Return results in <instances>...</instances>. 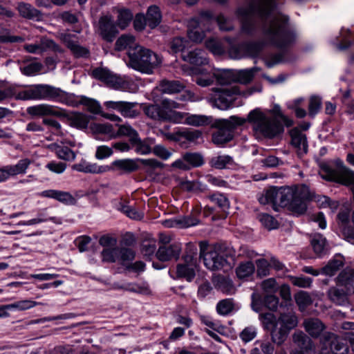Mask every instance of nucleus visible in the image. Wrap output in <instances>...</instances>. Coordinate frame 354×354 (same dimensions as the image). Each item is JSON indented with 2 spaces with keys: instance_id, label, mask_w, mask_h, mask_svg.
<instances>
[{
  "instance_id": "obj_1",
  "label": "nucleus",
  "mask_w": 354,
  "mask_h": 354,
  "mask_svg": "<svg viewBox=\"0 0 354 354\" xmlns=\"http://www.w3.org/2000/svg\"><path fill=\"white\" fill-rule=\"evenodd\" d=\"M274 0H252L245 8H240L237 14L241 20V30L252 35L257 28L254 17H259L263 21L261 31L263 39L261 41L245 42L239 46L232 45L234 40L226 37L228 43L229 56L232 59L257 57L268 45L277 48H287L295 43L296 34L288 26V18L280 13L274 14Z\"/></svg>"
},
{
  "instance_id": "obj_2",
  "label": "nucleus",
  "mask_w": 354,
  "mask_h": 354,
  "mask_svg": "<svg viewBox=\"0 0 354 354\" xmlns=\"http://www.w3.org/2000/svg\"><path fill=\"white\" fill-rule=\"evenodd\" d=\"M183 106L182 104L174 100L164 98L159 104L145 105L143 111L148 118L157 121L184 124L194 127H202L211 124V117L176 111Z\"/></svg>"
},
{
  "instance_id": "obj_3",
  "label": "nucleus",
  "mask_w": 354,
  "mask_h": 354,
  "mask_svg": "<svg viewBox=\"0 0 354 354\" xmlns=\"http://www.w3.org/2000/svg\"><path fill=\"white\" fill-rule=\"evenodd\" d=\"M245 120L250 124L255 136L272 138L279 134L283 127L278 119L257 108L251 111Z\"/></svg>"
},
{
  "instance_id": "obj_4",
  "label": "nucleus",
  "mask_w": 354,
  "mask_h": 354,
  "mask_svg": "<svg viewBox=\"0 0 354 354\" xmlns=\"http://www.w3.org/2000/svg\"><path fill=\"white\" fill-rule=\"evenodd\" d=\"M129 66L135 70L145 73H152L153 70L161 63L159 56L151 50L136 46L129 50Z\"/></svg>"
},
{
  "instance_id": "obj_5",
  "label": "nucleus",
  "mask_w": 354,
  "mask_h": 354,
  "mask_svg": "<svg viewBox=\"0 0 354 354\" xmlns=\"http://www.w3.org/2000/svg\"><path fill=\"white\" fill-rule=\"evenodd\" d=\"M16 99L21 100H56L63 102L66 93L60 88L47 84H37L19 91Z\"/></svg>"
},
{
  "instance_id": "obj_6",
  "label": "nucleus",
  "mask_w": 354,
  "mask_h": 354,
  "mask_svg": "<svg viewBox=\"0 0 354 354\" xmlns=\"http://www.w3.org/2000/svg\"><path fill=\"white\" fill-rule=\"evenodd\" d=\"M297 324V317L292 309L280 313L274 328L270 330L272 342L278 345L282 344L288 337L290 331Z\"/></svg>"
},
{
  "instance_id": "obj_7",
  "label": "nucleus",
  "mask_w": 354,
  "mask_h": 354,
  "mask_svg": "<svg viewBox=\"0 0 354 354\" xmlns=\"http://www.w3.org/2000/svg\"><path fill=\"white\" fill-rule=\"evenodd\" d=\"M245 118L232 116L230 119H219L215 120L212 127L216 130L212 133V142L217 145H223L230 142L233 138V132L235 128L243 124Z\"/></svg>"
},
{
  "instance_id": "obj_8",
  "label": "nucleus",
  "mask_w": 354,
  "mask_h": 354,
  "mask_svg": "<svg viewBox=\"0 0 354 354\" xmlns=\"http://www.w3.org/2000/svg\"><path fill=\"white\" fill-rule=\"evenodd\" d=\"M212 20L210 12L205 11L201 13L198 17H193L187 24V36L195 43H201L205 37V30H209V25Z\"/></svg>"
},
{
  "instance_id": "obj_9",
  "label": "nucleus",
  "mask_w": 354,
  "mask_h": 354,
  "mask_svg": "<svg viewBox=\"0 0 354 354\" xmlns=\"http://www.w3.org/2000/svg\"><path fill=\"white\" fill-rule=\"evenodd\" d=\"M92 76L115 90L127 91L131 84L129 78L113 73L104 68H97L92 71Z\"/></svg>"
},
{
  "instance_id": "obj_10",
  "label": "nucleus",
  "mask_w": 354,
  "mask_h": 354,
  "mask_svg": "<svg viewBox=\"0 0 354 354\" xmlns=\"http://www.w3.org/2000/svg\"><path fill=\"white\" fill-rule=\"evenodd\" d=\"M239 94L241 91L237 86L217 88L214 96V104L221 110H227L232 106Z\"/></svg>"
},
{
  "instance_id": "obj_11",
  "label": "nucleus",
  "mask_w": 354,
  "mask_h": 354,
  "mask_svg": "<svg viewBox=\"0 0 354 354\" xmlns=\"http://www.w3.org/2000/svg\"><path fill=\"white\" fill-rule=\"evenodd\" d=\"M313 196L314 194L310 192L307 186H299L288 209L295 214H303L307 210V202L312 200Z\"/></svg>"
},
{
  "instance_id": "obj_12",
  "label": "nucleus",
  "mask_w": 354,
  "mask_h": 354,
  "mask_svg": "<svg viewBox=\"0 0 354 354\" xmlns=\"http://www.w3.org/2000/svg\"><path fill=\"white\" fill-rule=\"evenodd\" d=\"M203 262L207 268L211 270H217L223 268L227 263L226 257L224 254L223 247L215 245L205 255Z\"/></svg>"
},
{
  "instance_id": "obj_13",
  "label": "nucleus",
  "mask_w": 354,
  "mask_h": 354,
  "mask_svg": "<svg viewBox=\"0 0 354 354\" xmlns=\"http://www.w3.org/2000/svg\"><path fill=\"white\" fill-rule=\"evenodd\" d=\"M158 132L165 138L179 142L180 145H183L185 140L189 142H195L202 136V132L197 129L189 130L185 129L178 130L174 133H168L165 132L164 129H159Z\"/></svg>"
},
{
  "instance_id": "obj_14",
  "label": "nucleus",
  "mask_w": 354,
  "mask_h": 354,
  "mask_svg": "<svg viewBox=\"0 0 354 354\" xmlns=\"http://www.w3.org/2000/svg\"><path fill=\"white\" fill-rule=\"evenodd\" d=\"M96 31L104 40L108 42L113 41L118 34L116 26L110 15H104L100 18Z\"/></svg>"
},
{
  "instance_id": "obj_15",
  "label": "nucleus",
  "mask_w": 354,
  "mask_h": 354,
  "mask_svg": "<svg viewBox=\"0 0 354 354\" xmlns=\"http://www.w3.org/2000/svg\"><path fill=\"white\" fill-rule=\"evenodd\" d=\"M196 248L191 250L192 254L185 257V261L187 263L178 264L176 268V274L179 278H185L191 281L195 277L194 255L196 254Z\"/></svg>"
},
{
  "instance_id": "obj_16",
  "label": "nucleus",
  "mask_w": 354,
  "mask_h": 354,
  "mask_svg": "<svg viewBox=\"0 0 354 354\" xmlns=\"http://www.w3.org/2000/svg\"><path fill=\"white\" fill-rule=\"evenodd\" d=\"M324 345L330 344V350L333 354H348V347L342 340L332 333H326L321 338Z\"/></svg>"
},
{
  "instance_id": "obj_17",
  "label": "nucleus",
  "mask_w": 354,
  "mask_h": 354,
  "mask_svg": "<svg viewBox=\"0 0 354 354\" xmlns=\"http://www.w3.org/2000/svg\"><path fill=\"white\" fill-rule=\"evenodd\" d=\"M291 145L297 150V154L301 156L308 151V142L306 136L299 129L295 128L290 131Z\"/></svg>"
},
{
  "instance_id": "obj_18",
  "label": "nucleus",
  "mask_w": 354,
  "mask_h": 354,
  "mask_svg": "<svg viewBox=\"0 0 354 354\" xmlns=\"http://www.w3.org/2000/svg\"><path fill=\"white\" fill-rule=\"evenodd\" d=\"M180 252L181 245L174 243L160 247L156 252V257L161 261H167L173 259H178Z\"/></svg>"
},
{
  "instance_id": "obj_19",
  "label": "nucleus",
  "mask_w": 354,
  "mask_h": 354,
  "mask_svg": "<svg viewBox=\"0 0 354 354\" xmlns=\"http://www.w3.org/2000/svg\"><path fill=\"white\" fill-rule=\"evenodd\" d=\"M182 59L185 62L196 66L205 65L208 63L205 51L200 49H195L182 54Z\"/></svg>"
},
{
  "instance_id": "obj_20",
  "label": "nucleus",
  "mask_w": 354,
  "mask_h": 354,
  "mask_svg": "<svg viewBox=\"0 0 354 354\" xmlns=\"http://www.w3.org/2000/svg\"><path fill=\"white\" fill-rule=\"evenodd\" d=\"M41 195L46 198H51L57 200L58 201L66 204L74 205L76 203L75 197L68 192L49 189L44 191Z\"/></svg>"
},
{
  "instance_id": "obj_21",
  "label": "nucleus",
  "mask_w": 354,
  "mask_h": 354,
  "mask_svg": "<svg viewBox=\"0 0 354 354\" xmlns=\"http://www.w3.org/2000/svg\"><path fill=\"white\" fill-rule=\"evenodd\" d=\"M305 330L313 338L318 337L325 329L324 324L317 318L306 319L303 322Z\"/></svg>"
},
{
  "instance_id": "obj_22",
  "label": "nucleus",
  "mask_w": 354,
  "mask_h": 354,
  "mask_svg": "<svg viewBox=\"0 0 354 354\" xmlns=\"http://www.w3.org/2000/svg\"><path fill=\"white\" fill-rule=\"evenodd\" d=\"M17 10L19 15L28 19L40 20L42 17L41 12L28 3L19 2L17 3Z\"/></svg>"
},
{
  "instance_id": "obj_23",
  "label": "nucleus",
  "mask_w": 354,
  "mask_h": 354,
  "mask_svg": "<svg viewBox=\"0 0 354 354\" xmlns=\"http://www.w3.org/2000/svg\"><path fill=\"white\" fill-rule=\"evenodd\" d=\"M259 201L263 205L270 203L282 207L280 188L272 187L266 190L265 194L259 198Z\"/></svg>"
},
{
  "instance_id": "obj_24",
  "label": "nucleus",
  "mask_w": 354,
  "mask_h": 354,
  "mask_svg": "<svg viewBox=\"0 0 354 354\" xmlns=\"http://www.w3.org/2000/svg\"><path fill=\"white\" fill-rule=\"evenodd\" d=\"M198 223V220L193 216H180L164 221L167 227L187 228Z\"/></svg>"
},
{
  "instance_id": "obj_25",
  "label": "nucleus",
  "mask_w": 354,
  "mask_h": 354,
  "mask_svg": "<svg viewBox=\"0 0 354 354\" xmlns=\"http://www.w3.org/2000/svg\"><path fill=\"white\" fill-rule=\"evenodd\" d=\"M26 112L32 117H43L46 115H58L59 113L56 111L53 106L41 104L29 106Z\"/></svg>"
},
{
  "instance_id": "obj_26",
  "label": "nucleus",
  "mask_w": 354,
  "mask_h": 354,
  "mask_svg": "<svg viewBox=\"0 0 354 354\" xmlns=\"http://www.w3.org/2000/svg\"><path fill=\"white\" fill-rule=\"evenodd\" d=\"M185 88V84L179 80H163L159 84V90L160 92L167 94L179 93Z\"/></svg>"
},
{
  "instance_id": "obj_27",
  "label": "nucleus",
  "mask_w": 354,
  "mask_h": 354,
  "mask_svg": "<svg viewBox=\"0 0 354 354\" xmlns=\"http://www.w3.org/2000/svg\"><path fill=\"white\" fill-rule=\"evenodd\" d=\"M292 341L298 346V349L310 351L315 349L312 339L301 331L295 332L292 335Z\"/></svg>"
},
{
  "instance_id": "obj_28",
  "label": "nucleus",
  "mask_w": 354,
  "mask_h": 354,
  "mask_svg": "<svg viewBox=\"0 0 354 354\" xmlns=\"http://www.w3.org/2000/svg\"><path fill=\"white\" fill-rule=\"evenodd\" d=\"M336 283L339 286H344L346 290L354 287V269L346 268L343 270L336 278Z\"/></svg>"
},
{
  "instance_id": "obj_29",
  "label": "nucleus",
  "mask_w": 354,
  "mask_h": 354,
  "mask_svg": "<svg viewBox=\"0 0 354 354\" xmlns=\"http://www.w3.org/2000/svg\"><path fill=\"white\" fill-rule=\"evenodd\" d=\"M30 164L31 160L30 159L24 158L20 160L16 165H10L5 167L10 178L26 174Z\"/></svg>"
},
{
  "instance_id": "obj_30",
  "label": "nucleus",
  "mask_w": 354,
  "mask_h": 354,
  "mask_svg": "<svg viewBox=\"0 0 354 354\" xmlns=\"http://www.w3.org/2000/svg\"><path fill=\"white\" fill-rule=\"evenodd\" d=\"M330 301L338 305H344L347 301V292L342 288L331 287L327 292Z\"/></svg>"
},
{
  "instance_id": "obj_31",
  "label": "nucleus",
  "mask_w": 354,
  "mask_h": 354,
  "mask_svg": "<svg viewBox=\"0 0 354 354\" xmlns=\"http://www.w3.org/2000/svg\"><path fill=\"white\" fill-rule=\"evenodd\" d=\"M335 163H336V165L337 166L338 169H335V168L332 167L331 166H330L328 164H322L321 165L320 171H319V174H320L321 177L323 179H325V180H328V181H334V182H336V183H339V181H337V180H330V179H328V178H326L325 177L324 174H326V171H324V168L325 167H328L330 170H332L333 171L336 173L338 176H340V177L344 176V174H346L348 171H352L351 170L348 169V168H346L344 166V162L341 160H339V159L336 160H335Z\"/></svg>"
},
{
  "instance_id": "obj_32",
  "label": "nucleus",
  "mask_w": 354,
  "mask_h": 354,
  "mask_svg": "<svg viewBox=\"0 0 354 354\" xmlns=\"http://www.w3.org/2000/svg\"><path fill=\"white\" fill-rule=\"evenodd\" d=\"M257 71L256 68L234 71V82L242 84H249L253 80Z\"/></svg>"
},
{
  "instance_id": "obj_33",
  "label": "nucleus",
  "mask_w": 354,
  "mask_h": 354,
  "mask_svg": "<svg viewBox=\"0 0 354 354\" xmlns=\"http://www.w3.org/2000/svg\"><path fill=\"white\" fill-rule=\"evenodd\" d=\"M146 19L147 25L151 28H155L161 22L162 15L159 8L156 6H150L147 12Z\"/></svg>"
},
{
  "instance_id": "obj_34",
  "label": "nucleus",
  "mask_w": 354,
  "mask_h": 354,
  "mask_svg": "<svg viewBox=\"0 0 354 354\" xmlns=\"http://www.w3.org/2000/svg\"><path fill=\"white\" fill-rule=\"evenodd\" d=\"M114 286L115 288L116 289H122L127 291L140 294L149 295L151 293V290L149 288V286L145 283L138 284L133 283H126L121 286L118 284H115Z\"/></svg>"
},
{
  "instance_id": "obj_35",
  "label": "nucleus",
  "mask_w": 354,
  "mask_h": 354,
  "mask_svg": "<svg viewBox=\"0 0 354 354\" xmlns=\"http://www.w3.org/2000/svg\"><path fill=\"white\" fill-rule=\"evenodd\" d=\"M255 271L254 263L248 261L241 263L236 268V274L239 279H247L252 276Z\"/></svg>"
},
{
  "instance_id": "obj_36",
  "label": "nucleus",
  "mask_w": 354,
  "mask_h": 354,
  "mask_svg": "<svg viewBox=\"0 0 354 354\" xmlns=\"http://www.w3.org/2000/svg\"><path fill=\"white\" fill-rule=\"evenodd\" d=\"M135 37L130 35H122L115 42V50L118 51L129 48V50L134 48Z\"/></svg>"
},
{
  "instance_id": "obj_37",
  "label": "nucleus",
  "mask_w": 354,
  "mask_h": 354,
  "mask_svg": "<svg viewBox=\"0 0 354 354\" xmlns=\"http://www.w3.org/2000/svg\"><path fill=\"white\" fill-rule=\"evenodd\" d=\"M344 265L341 259H333L322 268L321 272L326 276H333Z\"/></svg>"
},
{
  "instance_id": "obj_38",
  "label": "nucleus",
  "mask_w": 354,
  "mask_h": 354,
  "mask_svg": "<svg viewBox=\"0 0 354 354\" xmlns=\"http://www.w3.org/2000/svg\"><path fill=\"white\" fill-rule=\"evenodd\" d=\"M189 41L181 37L173 38L169 43V53L176 54L182 52L187 47Z\"/></svg>"
},
{
  "instance_id": "obj_39",
  "label": "nucleus",
  "mask_w": 354,
  "mask_h": 354,
  "mask_svg": "<svg viewBox=\"0 0 354 354\" xmlns=\"http://www.w3.org/2000/svg\"><path fill=\"white\" fill-rule=\"evenodd\" d=\"M90 131L94 135L96 134H107L113 135V126L109 123L100 124V123H91L90 124Z\"/></svg>"
},
{
  "instance_id": "obj_40",
  "label": "nucleus",
  "mask_w": 354,
  "mask_h": 354,
  "mask_svg": "<svg viewBox=\"0 0 354 354\" xmlns=\"http://www.w3.org/2000/svg\"><path fill=\"white\" fill-rule=\"evenodd\" d=\"M299 187H280L281 191V199L282 207H288L291 203L294 196L295 195L296 190Z\"/></svg>"
},
{
  "instance_id": "obj_41",
  "label": "nucleus",
  "mask_w": 354,
  "mask_h": 354,
  "mask_svg": "<svg viewBox=\"0 0 354 354\" xmlns=\"http://www.w3.org/2000/svg\"><path fill=\"white\" fill-rule=\"evenodd\" d=\"M54 151L59 158L66 161H72L75 158V153L66 146L55 145Z\"/></svg>"
},
{
  "instance_id": "obj_42",
  "label": "nucleus",
  "mask_w": 354,
  "mask_h": 354,
  "mask_svg": "<svg viewBox=\"0 0 354 354\" xmlns=\"http://www.w3.org/2000/svg\"><path fill=\"white\" fill-rule=\"evenodd\" d=\"M205 46L214 55H222L224 53L227 46L218 39L211 38L206 41Z\"/></svg>"
},
{
  "instance_id": "obj_43",
  "label": "nucleus",
  "mask_w": 354,
  "mask_h": 354,
  "mask_svg": "<svg viewBox=\"0 0 354 354\" xmlns=\"http://www.w3.org/2000/svg\"><path fill=\"white\" fill-rule=\"evenodd\" d=\"M310 242L313 249L317 254L320 255L324 253L326 248V240L322 234H315Z\"/></svg>"
},
{
  "instance_id": "obj_44",
  "label": "nucleus",
  "mask_w": 354,
  "mask_h": 354,
  "mask_svg": "<svg viewBox=\"0 0 354 354\" xmlns=\"http://www.w3.org/2000/svg\"><path fill=\"white\" fill-rule=\"evenodd\" d=\"M117 25L121 28H126L133 19V14L127 9L118 10Z\"/></svg>"
},
{
  "instance_id": "obj_45",
  "label": "nucleus",
  "mask_w": 354,
  "mask_h": 354,
  "mask_svg": "<svg viewBox=\"0 0 354 354\" xmlns=\"http://www.w3.org/2000/svg\"><path fill=\"white\" fill-rule=\"evenodd\" d=\"M210 163L213 167L222 169L228 165H232L233 164V159L227 155L218 156L212 158Z\"/></svg>"
},
{
  "instance_id": "obj_46",
  "label": "nucleus",
  "mask_w": 354,
  "mask_h": 354,
  "mask_svg": "<svg viewBox=\"0 0 354 354\" xmlns=\"http://www.w3.org/2000/svg\"><path fill=\"white\" fill-rule=\"evenodd\" d=\"M118 247L104 248L101 252L102 261L107 263L118 262Z\"/></svg>"
},
{
  "instance_id": "obj_47",
  "label": "nucleus",
  "mask_w": 354,
  "mask_h": 354,
  "mask_svg": "<svg viewBox=\"0 0 354 354\" xmlns=\"http://www.w3.org/2000/svg\"><path fill=\"white\" fill-rule=\"evenodd\" d=\"M184 159L187 162L190 169L200 167L204 163L203 156L198 153L186 152L184 153Z\"/></svg>"
},
{
  "instance_id": "obj_48",
  "label": "nucleus",
  "mask_w": 354,
  "mask_h": 354,
  "mask_svg": "<svg viewBox=\"0 0 354 354\" xmlns=\"http://www.w3.org/2000/svg\"><path fill=\"white\" fill-rule=\"evenodd\" d=\"M44 304L40 302H37L35 301L24 299L16 301L13 304H9L10 309L17 310H26L30 309L37 305H43Z\"/></svg>"
},
{
  "instance_id": "obj_49",
  "label": "nucleus",
  "mask_w": 354,
  "mask_h": 354,
  "mask_svg": "<svg viewBox=\"0 0 354 354\" xmlns=\"http://www.w3.org/2000/svg\"><path fill=\"white\" fill-rule=\"evenodd\" d=\"M113 165L118 168L128 173L134 171L138 169L137 163L133 160L131 159L115 160L114 161Z\"/></svg>"
},
{
  "instance_id": "obj_50",
  "label": "nucleus",
  "mask_w": 354,
  "mask_h": 354,
  "mask_svg": "<svg viewBox=\"0 0 354 354\" xmlns=\"http://www.w3.org/2000/svg\"><path fill=\"white\" fill-rule=\"evenodd\" d=\"M295 299L296 304L301 311L305 310V309L313 302L310 296L304 291L299 292L295 295Z\"/></svg>"
},
{
  "instance_id": "obj_51",
  "label": "nucleus",
  "mask_w": 354,
  "mask_h": 354,
  "mask_svg": "<svg viewBox=\"0 0 354 354\" xmlns=\"http://www.w3.org/2000/svg\"><path fill=\"white\" fill-rule=\"evenodd\" d=\"M234 309V302L232 299L220 301L216 305V311L219 315H227Z\"/></svg>"
},
{
  "instance_id": "obj_52",
  "label": "nucleus",
  "mask_w": 354,
  "mask_h": 354,
  "mask_svg": "<svg viewBox=\"0 0 354 354\" xmlns=\"http://www.w3.org/2000/svg\"><path fill=\"white\" fill-rule=\"evenodd\" d=\"M71 124L80 129H86L88 118L86 115L81 113H75L71 117Z\"/></svg>"
},
{
  "instance_id": "obj_53",
  "label": "nucleus",
  "mask_w": 354,
  "mask_h": 354,
  "mask_svg": "<svg viewBox=\"0 0 354 354\" xmlns=\"http://www.w3.org/2000/svg\"><path fill=\"white\" fill-rule=\"evenodd\" d=\"M258 218L262 225L266 229L271 230L278 227L277 221L271 215L268 214H260Z\"/></svg>"
},
{
  "instance_id": "obj_54",
  "label": "nucleus",
  "mask_w": 354,
  "mask_h": 354,
  "mask_svg": "<svg viewBox=\"0 0 354 354\" xmlns=\"http://www.w3.org/2000/svg\"><path fill=\"white\" fill-rule=\"evenodd\" d=\"M180 188L187 192L203 191L204 186L198 180H182L179 184Z\"/></svg>"
},
{
  "instance_id": "obj_55",
  "label": "nucleus",
  "mask_w": 354,
  "mask_h": 354,
  "mask_svg": "<svg viewBox=\"0 0 354 354\" xmlns=\"http://www.w3.org/2000/svg\"><path fill=\"white\" fill-rule=\"evenodd\" d=\"M118 262L122 265L132 261L135 258V252L127 248H119Z\"/></svg>"
},
{
  "instance_id": "obj_56",
  "label": "nucleus",
  "mask_w": 354,
  "mask_h": 354,
  "mask_svg": "<svg viewBox=\"0 0 354 354\" xmlns=\"http://www.w3.org/2000/svg\"><path fill=\"white\" fill-rule=\"evenodd\" d=\"M209 199L212 202L217 205L218 207L225 212L230 207L229 200L223 194L218 193L214 194L209 196Z\"/></svg>"
},
{
  "instance_id": "obj_57",
  "label": "nucleus",
  "mask_w": 354,
  "mask_h": 354,
  "mask_svg": "<svg viewBox=\"0 0 354 354\" xmlns=\"http://www.w3.org/2000/svg\"><path fill=\"white\" fill-rule=\"evenodd\" d=\"M117 136H127L131 142L133 140H136V138L138 136V133L130 125L122 124L119 126Z\"/></svg>"
},
{
  "instance_id": "obj_58",
  "label": "nucleus",
  "mask_w": 354,
  "mask_h": 354,
  "mask_svg": "<svg viewBox=\"0 0 354 354\" xmlns=\"http://www.w3.org/2000/svg\"><path fill=\"white\" fill-rule=\"evenodd\" d=\"M136 104V103L135 102H127L124 101L120 112L124 117L136 118L138 115V112L133 109Z\"/></svg>"
},
{
  "instance_id": "obj_59",
  "label": "nucleus",
  "mask_w": 354,
  "mask_h": 354,
  "mask_svg": "<svg viewBox=\"0 0 354 354\" xmlns=\"http://www.w3.org/2000/svg\"><path fill=\"white\" fill-rule=\"evenodd\" d=\"M257 274L260 277L269 274L270 263L265 259H260L256 261Z\"/></svg>"
},
{
  "instance_id": "obj_60",
  "label": "nucleus",
  "mask_w": 354,
  "mask_h": 354,
  "mask_svg": "<svg viewBox=\"0 0 354 354\" xmlns=\"http://www.w3.org/2000/svg\"><path fill=\"white\" fill-rule=\"evenodd\" d=\"M234 71L227 70L218 73L216 77L220 84H228L234 82Z\"/></svg>"
},
{
  "instance_id": "obj_61",
  "label": "nucleus",
  "mask_w": 354,
  "mask_h": 354,
  "mask_svg": "<svg viewBox=\"0 0 354 354\" xmlns=\"http://www.w3.org/2000/svg\"><path fill=\"white\" fill-rule=\"evenodd\" d=\"M131 144L135 147L136 151L138 153L145 155L148 154L151 152V147L145 142L140 140L139 136L136 138V140H133Z\"/></svg>"
},
{
  "instance_id": "obj_62",
  "label": "nucleus",
  "mask_w": 354,
  "mask_h": 354,
  "mask_svg": "<svg viewBox=\"0 0 354 354\" xmlns=\"http://www.w3.org/2000/svg\"><path fill=\"white\" fill-rule=\"evenodd\" d=\"M42 68L41 64L39 62H32L28 65L20 67V71L23 74L27 76L34 75L39 72Z\"/></svg>"
},
{
  "instance_id": "obj_63",
  "label": "nucleus",
  "mask_w": 354,
  "mask_h": 354,
  "mask_svg": "<svg viewBox=\"0 0 354 354\" xmlns=\"http://www.w3.org/2000/svg\"><path fill=\"white\" fill-rule=\"evenodd\" d=\"M259 319L266 328H271V330L274 328L277 321L275 316L270 313L260 314Z\"/></svg>"
},
{
  "instance_id": "obj_64",
  "label": "nucleus",
  "mask_w": 354,
  "mask_h": 354,
  "mask_svg": "<svg viewBox=\"0 0 354 354\" xmlns=\"http://www.w3.org/2000/svg\"><path fill=\"white\" fill-rule=\"evenodd\" d=\"M321 99L317 96L310 97L308 105V114L311 117H314L321 108Z\"/></svg>"
}]
</instances>
